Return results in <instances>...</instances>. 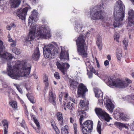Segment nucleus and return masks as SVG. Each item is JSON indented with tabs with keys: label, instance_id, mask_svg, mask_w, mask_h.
I'll use <instances>...</instances> for the list:
<instances>
[{
	"label": "nucleus",
	"instance_id": "obj_1",
	"mask_svg": "<svg viewBox=\"0 0 134 134\" xmlns=\"http://www.w3.org/2000/svg\"><path fill=\"white\" fill-rule=\"evenodd\" d=\"M32 13L31 15L29 17L28 21L29 25H30L31 29L28 37H26L25 40L27 41L33 40L35 37V34L36 30L37 38L43 39L50 38L52 35L48 27L44 25L32 24L37 20L38 14L35 10H34Z\"/></svg>",
	"mask_w": 134,
	"mask_h": 134
},
{
	"label": "nucleus",
	"instance_id": "obj_2",
	"mask_svg": "<svg viewBox=\"0 0 134 134\" xmlns=\"http://www.w3.org/2000/svg\"><path fill=\"white\" fill-rule=\"evenodd\" d=\"M31 66L26 60H17L14 66L8 62L7 69L8 75L13 79L19 80L20 77H27L30 73Z\"/></svg>",
	"mask_w": 134,
	"mask_h": 134
},
{
	"label": "nucleus",
	"instance_id": "obj_3",
	"mask_svg": "<svg viewBox=\"0 0 134 134\" xmlns=\"http://www.w3.org/2000/svg\"><path fill=\"white\" fill-rule=\"evenodd\" d=\"M116 4L114 13L115 21L113 25L115 27H119L121 26L122 24L120 21L123 20L125 13V7L121 1L118 0L116 2Z\"/></svg>",
	"mask_w": 134,
	"mask_h": 134
},
{
	"label": "nucleus",
	"instance_id": "obj_4",
	"mask_svg": "<svg viewBox=\"0 0 134 134\" xmlns=\"http://www.w3.org/2000/svg\"><path fill=\"white\" fill-rule=\"evenodd\" d=\"M107 6L106 3L103 1L100 5L94 7L92 10H91L90 15L92 19L94 20H102L104 21L105 19V13L102 10L105 8Z\"/></svg>",
	"mask_w": 134,
	"mask_h": 134
},
{
	"label": "nucleus",
	"instance_id": "obj_5",
	"mask_svg": "<svg viewBox=\"0 0 134 134\" xmlns=\"http://www.w3.org/2000/svg\"><path fill=\"white\" fill-rule=\"evenodd\" d=\"M85 39L84 35L80 34L76 40L78 52L83 58L86 57L88 54L86 47L85 46Z\"/></svg>",
	"mask_w": 134,
	"mask_h": 134
},
{
	"label": "nucleus",
	"instance_id": "obj_6",
	"mask_svg": "<svg viewBox=\"0 0 134 134\" xmlns=\"http://www.w3.org/2000/svg\"><path fill=\"white\" fill-rule=\"evenodd\" d=\"M108 83L109 86H113L119 88H124L127 87L129 83H131V81L128 78H126V81L122 80H117L113 81L111 78H108Z\"/></svg>",
	"mask_w": 134,
	"mask_h": 134
},
{
	"label": "nucleus",
	"instance_id": "obj_7",
	"mask_svg": "<svg viewBox=\"0 0 134 134\" xmlns=\"http://www.w3.org/2000/svg\"><path fill=\"white\" fill-rule=\"evenodd\" d=\"M43 49L44 57L47 59L51 58L52 56H54L56 51L54 45L51 44L45 46Z\"/></svg>",
	"mask_w": 134,
	"mask_h": 134
},
{
	"label": "nucleus",
	"instance_id": "obj_8",
	"mask_svg": "<svg viewBox=\"0 0 134 134\" xmlns=\"http://www.w3.org/2000/svg\"><path fill=\"white\" fill-rule=\"evenodd\" d=\"M82 134H88L93 129V122L91 120H87L85 121L80 127Z\"/></svg>",
	"mask_w": 134,
	"mask_h": 134
},
{
	"label": "nucleus",
	"instance_id": "obj_9",
	"mask_svg": "<svg viewBox=\"0 0 134 134\" xmlns=\"http://www.w3.org/2000/svg\"><path fill=\"white\" fill-rule=\"evenodd\" d=\"M95 110L96 113L100 119H103L107 122H109L110 120L111 119L109 115L101 109L96 108Z\"/></svg>",
	"mask_w": 134,
	"mask_h": 134
},
{
	"label": "nucleus",
	"instance_id": "obj_10",
	"mask_svg": "<svg viewBox=\"0 0 134 134\" xmlns=\"http://www.w3.org/2000/svg\"><path fill=\"white\" fill-rule=\"evenodd\" d=\"M3 47V42L0 40V57L7 60L12 59L13 57L12 54L4 51Z\"/></svg>",
	"mask_w": 134,
	"mask_h": 134
},
{
	"label": "nucleus",
	"instance_id": "obj_11",
	"mask_svg": "<svg viewBox=\"0 0 134 134\" xmlns=\"http://www.w3.org/2000/svg\"><path fill=\"white\" fill-rule=\"evenodd\" d=\"M91 63H90L89 61L85 63L87 70L88 71L87 74L88 75L89 78H91L92 77V72L94 73L95 75H97L98 76H99L98 73L95 70L91 64V63L93 64V63L92 62H91Z\"/></svg>",
	"mask_w": 134,
	"mask_h": 134
},
{
	"label": "nucleus",
	"instance_id": "obj_12",
	"mask_svg": "<svg viewBox=\"0 0 134 134\" xmlns=\"http://www.w3.org/2000/svg\"><path fill=\"white\" fill-rule=\"evenodd\" d=\"M56 65L57 68L62 72L63 74L67 76L66 74V70L70 67L68 63H63L57 62Z\"/></svg>",
	"mask_w": 134,
	"mask_h": 134
},
{
	"label": "nucleus",
	"instance_id": "obj_13",
	"mask_svg": "<svg viewBox=\"0 0 134 134\" xmlns=\"http://www.w3.org/2000/svg\"><path fill=\"white\" fill-rule=\"evenodd\" d=\"M114 116L116 120H122L124 121H127L129 118L128 116L124 115L118 109H116L114 113Z\"/></svg>",
	"mask_w": 134,
	"mask_h": 134
},
{
	"label": "nucleus",
	"instance_id": "obj_14",
	"mask_svg": "<svg viewBox=\"0 0 134 134\" xmlns=\"http://www.w3.org/2000/svg\"><path fill=\"white\" fill-rule=\"evenodd\" d=\"M104 101L105 106L107 110L110 113H112L114 108V105L112 103L111 100L108 98H105Z\"/></svg>",
	"mask_w": 134,
	"mask_h": 134
},
{
	"label": "nucleus",
	"instance_id": "obj_15",
	"mask_svg": "<svg viewBox=\"0 0 134 134\" xmlns=\"http://www.w3.org/2000/svg\"><path fill=\"white\" fill-rule=\"evenodd\" d=\"M28 9V7H26L23 9H20L18 10L16 12L17 16L22 20L25 19Z\"/></svg>",
	"mask_w": 134,
	"mask_h": 134
},
{
	"label": "nucleus",
	"instance_id": "obj_16",
	"mask_svg": "<svg viewBox=\"0 0 134 134\" xmlns=\"http://www.w3.org/2000/svg\"><path fill=\"white\" fill-rule=\"evenodd\" d=\"M128 12V23L130 26H131L134 23V11L132 9H129Z\"/></svg>",
	"mask_w": 134,
	"mask_h": 134
},
{
	"label": "nucleus",
	"instance_id": "obj_17",
	"mask_svg": "<svg viewBox=\"0 0 134 134\" xmlns=\"http://www.w3.org/2000/svg\"><path fill=\"white\" fill-rule=\"evenodd\" d=\"M88 91L86 86L82 83H80L78 87L77 93L80 95L83 96L85 93Z\"/></svg>",
	"mask_w": 134,
	"mask_h": 134
},
{
	"label": "nucleus",
	"instance_id": "obj_18",
	"mask_svg": "<svg viewBox=\"0 0 134 134\" xmlns=\"http://www.w3.org/2000/svg\"><path fill=\"white\" fill-rule=\"evenodd\" d=\"M68 51L64 50L61 48V52L60 56V58L61 60L63 59H69V54Z\"/></svg>",
	"mask_w": 134,
	"mask_h": 134
},
{
	"label": "nucleus",
	"instance_id": "obj_19",
	"mask_svg": "<svg viewBox=\"0 0 134 134\" xmlns=\"http://www.w3.org/2000/svg\"><path fill=\"white\" fill-rule=\"evenodd\" d=\"M49 102L52 103L53 105H55V100L56 99V96L51 91H50L49 92Z\"/></svg>",
	"mask_w": 134,
	"mask_h": 134
},
{
	"label": "nucleus",
	"instance_id": "obj_20",
	"mask_svg": "<svg viewBox=\"0 0 134 134\" xmlns=\"http://www.w3.org/2000/svg\"><path fill=\"white\" fill-rule=\"evenodd\" d=\"M40 54L39 49L38 47L36 48L33 53L32 57L33 59L35 60H38L40 57Z\"/></svg>",
	"mask_w": 134,
	"mask_h": 134
},
{
	"label": "nucleus",
	"instance_id": "obj_21",
	"mask_svg": "<svg viewBox=\"0 0 134 134\" xmlns=\"http://www.w3.org/2000/svg\"><path fill=\"white\" fill-rule=\"evenodd\" d=\"M83 27V25L80 21H78L76 22L75 29L76 32H79L81 31Z\"/></svg>",
	"mask_w": 134,
	"mask_h": 134
},
{
	"label": "nucleus",
	"instance_id": "obj_22",
	"mask_svg": "<svg viewBox=\"0 0 134 134\" xmlns=\"http://www.w3.org/2000/svg\"><path fill=\"white\" fill-rule=\"evenodd\" d=\"M31 116L32 118L34 120V122L35 124L37 127V129H36V128L34 126L32 125V126L33 127V128L35 130L36 132H39V130L40 127V125L39 122H38L36 117L35 115H31Z\"/></svg>",
	"mask_w": 134,
	"mask_h": 134
},
{
	"label": "nucleus",
	"instance_id": "obj_23",
	"mask_svg": "<svg viewBox=\"0 0 134 134\" xmlns=\"http://www.w3.org/2000/svg\"><path fill=\"white\" fill-rule=\"evenodd\" d=\"M86 113L84 110H80L78 111L77 115L78 116L80 115V118L79 119L80 127L82 125V121L84 119V118H85L86 114Z\"/></svg>",
	"mask_w": 134,
	"mask_h": 134
},
{
	"label": "nucleus",
	"instance_id": "obj_24",
	"mask_svg": "<svg viewBox=\"0 0 134 134\" xmlns=\"http://www.w3.org/2000/svg\"><path fill=\"white\" fill-rule=\"evenodd\" d=\"M2 123L4 127L3 133L7 134L8 129V122L6 120H4L2 121Z\"/></svg>",
	"mask_w": 134,
	"mask_h": 134
},
{
	"label": "nucleus",
	"instance_id": "obj_25",
	"mask_svg": "<svg viewBox=\"0 0 134 134\" xmlns=\"http://www.w3.org/2000/svg\"><path fill=\"white\" fill-rule=\"evenodd\" d=\"M11 7L15 8L18 7L20 3V0H10Z\"/></svg>",
	"mask_w": 134,
	"mask_h": 134
},
{
	"label": "nucleus",
	"instance_id": "obj_26",
	"mask_svg": "<svg viewBox=\"0 0 134 134\" xmlns=\"http://www.w3.org/2000/svg\"><path fill=\"white\" fill-rule=\"evenodd\" d=\"M67 103L66 106L64 107V109L65 110L69 111L71 113L73 109L72 105L73 103H71L70 101H68L67 102Z\"/></svg>",
	"mask_w": 134,
	"mask_h": 134
},
{
	"label": "nucleus",
	"instance_id": "obj_27",
	"mask_svg": "<svg viewBox=\"0 0 134 134\" xmlns=\"http://www.w3.org/2000/svg\"><path fill=\"white\" fill-rule=\"evenodd\" d=\"M95 96L97 97L102 98L103 97V94L101 90L98 88H95L94 89Z\"/></svg>",
	"mask_w": 134,
	"mask_h": 134
},
{
	"label": "nucleus",
	"instance_id": "obj_28",
	"mask_svg": "<svg viewBox=\"0 0 134 134\" xmlns=\"http://www.w3.org/2000/svg\"><path fill=\"white\" fill-rule=\"evenodd\" d=\"M56 115L58 120L60 122V125L61 126H63L64 120L62 113L60 112H58L57 113Z\"/></svg>",
	"mask_w": 134,
	"mask_h": 134
},
{
	"label": "nucleus",
	"instance_id": "obj_29",
	"mask_svg": "<svg viewBox=\"0 0 134 134\" xmlns=\"http://www.w3.org/2000/svg\"><path fill=\"white\" fill-rule=\"evenodd\" d=\"M70 87L71 88H75L76 87L78 84V82L72 79H70L69 81Z\"/></svg>",
	"mask_w": 134,
	"mask_h": 134
},
{
	"label": "nucleus",
	"instance_id": "obj_30",
	"mask_svg": "<svg viewBox=\"0 0 134 134\" xmlns=\"http://www.w3.org/2000/svg\"><path fill=\"white\" fill-rule=\"evenodd\" d=\"M96 42L98 46L99 50H101L102 49V44L101 37L99 36H98L97 38Z\"/></svg>",
	"mask_w": 134,
	"mask_h": 134
},
{
	"label": "nucleus",
	"instance_id": "obj_31",
	"mask_svg": "<svg viewBox=\"0 0 134 134\" xmlns=\"http://www.w3.org/2000/svg\"><path fill=\"white\" fill-rule=\"evenodd\" d=\"M64 99L65 100H67V102L71 101L75 103V100L73 98L69 97L68 99L67 97L68 96V93H64Z\"/></svg>",
	"mask_w": 134,
	"mask_h": 134
},
{
	"label": "nucleus",
	"instance_id": "obj_32",
	"mask_svg": "<svg viewBox=\"0 0 134 134\" xmlns=\"http://www.w3.org/2000/svg\"><path fill=\"white\" fill-rule=\"evenodd\" d=\"M80 106L82 108H84L85 109L88 107V103L85 101L81 100L80 103Z\"/></svg>",
	"mask_w": 134,
	"mask_h": 134
},
{
	"label": "nucleus",
	"instance_id": "obj_33",
	"mask_svg": "<svg viewBox=\"0 0 134 134\" xmlns=\"http://www.w3.org/2000/svg\"><path fill=\"white\" fill-rule=\"evenodd\" d=\"M68 127L67 125H65V126L62 127L61 130L62 134H68L69 133L68 130Z\"/></svg>",
	"mask_w": 134,
	"mask_h": 134
},
{
	"label": "nucleus",
	"instance_id": "obj_34",
	"mask_svg": "<svg viewBox=\"0 0 134 134\" xmlns=\"http://www.w3.org/2000/svg\"><path fill=\"white\" fill-rule=\"evenodd\" d=\"M9 103L14 109L16 110L17 108L18 107L16 101L14 100H11L9 102Z\"/></svg>",
	"mask_w": 134,
	"mask_h": 134
},
{
	"label": "nucleus",
	"instance_id": "obj_35",
	"mask_svg": "<svg viewBox=\"0 0 134 134\" xmlns=\"http://www.w3.org/2000/svg\"><path fill=\"white\" fill-rule=\"evenodd\" d=\"M121 50L120 49H118L116 51V55L117 58L119 60L122 57Z\"/></svg>",
	"mask_w": 134,
	"mask_h": 134
},
{
	"label": "nucleus",
	"instance_id": "obj_36",
	"mask_svg": "<svg viewBox=\"0 0 134 134\" xmlns=\"http://www.w3.org/2000/svg\"><path fill=\"white\" fill-rule=\"evenodd\" d=\"M43 80L44 83L45 85V86L44 87L45 89L47 90V89L48 87L49 86L48 78L47 76H45L43 79Z\"/></svg>",
	"mask_w": 134,
	"mask_h": 134
},
{
	"label": "nucleus",
	"instance_id": "obj_37",
	"mask_svg": "<svg viewBox=\"0 0 134 134\" xmlns=\"http://www.w3.org/2000/svg\"><path fill=\"white\" fill-rule=\"evenodd\" d=\"M115 124L116 125L119 126L120 127H123L126 129H128L129 126L128 124H122L119 122H115Z\"/></svg>",
	"mask_w": 134,
	"mask_h": 134
},
{
	"label": "nucleus",
	"instance_id": "obj_38",
	"mask_svg": "<svg viewBox=\"0 0 134 134\" xmlns=\"http://www.w3.org/2000/svg\"><path fill=\"white\" fill-rule=\"evenodd\" d=\"M97 130L99 134H101V123L99 121H98Z\"/></svg>",
	"mask_w": 134,
	"mask_h": 134
},
{
	"label": "nucleus",
	"instance_id": "obj_39",
	"mask_svg": "<svg viewBox=\"0 0 134 134\" xmlns=\"http://www.w3.org/2000/svg\"><path fill=\"white\" fill-rule=\"evenodd\" d=\"M12 52L17 55L20 54L21 53V51L19 49L16 48H14L12 49Z\"/></svg>",
	"mask_w": 134,
	"mask_h": 134
},
{
	"label": "nucleus",
	"instance_id": "obj_40",
	"mask_svg": "<svg viewBox=\"0 0 134 134\" xmlns=\"http://www.w3.org/2000/svg\"><path fill=\"white\" fill-rule=\"evenodd\" d=\"M126 98L129 101L132 99L134 100V94H132L131 96H128L126 97Z\"/></svg>",
	"mask_w": 134,
	"mask_h": 134
},
{
	"label": "nucleus",
	"instance_id": "obj_41",
	"mask_svg": "<svg viewBox=\"0 0 134 134\" xmlns=\"http://www.w3.org/2000/svg\"><path fill=\"white\" fill-rule=\"evenodd\" d=\"M27 96L29 99L32 103L34 104L35 103V101L32 97L30 96L29 94H27Z\"/></svg>",
	"mask_w": 134,
	"mask_h": 134
},
{
	"label": "nucleus",
	"instance_id": "obj_42",
	"mask_svg": "<svg viewBox=\"0 0 134 134\" xmlns=\"http://www.w3.org/2000/svg\"><path fill=\"white\" fill-rule=\"evenodd\" d=\"M114 39L115 41H116L117 42H119V35L115 34L114 35Z\"/></svg>",
	"mask_w": 134,
	"mask_h": 134
},
{
	"label": "nucleus",
	"instance_id": "obj_43",
	"mask_svg": "<svg viewBox=\"0 0 134 134\" xmlns=\"http://www.w3.org/2000/svg\"><path fill=\"white\" fill-rule=\"evenodd\" d=\"M54 77L57 79H60V78L59 73L57 72H56L54 74Z\"/></svg>",
	"mask_w": 134,
	"mask_h": 134
},
{
	"label": "nucleus",
	"instance_id": "obj_44",
	"mask_svg": "<svg viewBox=\"0 0 134 134\" xmlns=\"http://www.w3.org/2000/svg\"><path fill=\"white\" fill-rule=\"evenodd\" d=\"M98 102V103L100 105H102L103 104V97L102 98L99 97Z\"/></svg>",
	"mask_w": 134,
	"mask_h": 134
},
{
	"label": "nucleus",
	"instance_id": "obj_45",
	"mask_svg": "<svg viewBox=\"0 0 134 134\" xmlns=\"http://www.w3.org/2000/svg\"><path fill=\"white\" fill-rule=\"evenodd\" d=\"M123 44L125 46L127 47L128 45V40L127 39H124L123 41Z\"/></svg>",
	"mask_w": 134,
	"mask_h": 134
},
{
	"label": "nucleus",
	"instance_id": "obj_46",
	"mask_svg": "<svg viewBox=\"0 0 134 134\" xmlns=\"http://www.w3.org/2000/svg\"><path fill=\"white\" fill-rule=\"evenodd\" d=\"M12 43L11 44V46L12 47H15L16 46V40H13L12 41Z\"/></svg>",
	"mask_w": 134,
	"mask_h": 134
},
{
	"label": "nucleus",
	"instance_id": "obj_47",
	"mask_svg": "<svg viewBox=\"0 0 134 134\" xmlns=\"http://www.w3.org/2000/svg\"><path fill=\"white\" fill-rule=\"evenodd\" d=\"M51 123L52 127L54 129L55 128V127H57L55 122L54 121H52L51 122Z\"/></svg>",
	"mask_w": 134,
	"mask_h": 134
},
{
	"label": "nucleus",
	"instance_id": "obj_48",
	"mask_svg": "<svg viewBox=\"0 0 134 134\" xmlns=\"http://www.w3.org/2000/svg\"><path fill=\"white\" fill-rule=\"evenodd\" d=\"M8 41L9 42H12V41L13 40H12L11 38V36L9 34L8 36Z\"/></svg>",
	"mask_w": 134,
	"mask_h": 134
},
{
	"label": "nucleus",
	"instance_id": "obj_49",
	"mask_svg": "<svg viewBox=\"0 0 134 134\" xmlns=\"http://www.w3.org/2000/svg\"><path fill=\"white\" fill-rule=\"evenodd\" d=\"M55 130L56 133L57 134H59L60 132L59 131L57 128V127H55V128L54 129Z\"/></svg>",
	"mask_w": 134,
	"mask_h": 134
},
{
	"label": "nucleus",
	"instance_id": "obj_50",
	"mask_svg": "<svg viewBox=\"0 0 134 134\" xmlns=\"http://www.w3.org/2000/svg\"><path fill=\"white\" fill-rule=\"evenodd\" d=\"M104 64L105 66H107L109 64V61L107 60L105 61L104 62Z\"/></svg>",
	"mask_w": 134,
	"mask_h": 134
},
{
	"label": "nucleus",
	"instance_id": "obj_51",
	"mask_svg": "<svg viewBox=\"0 0 134 134\" xmlns=\"http://www.w3.org/2000/svg\"><path fill=\"white\" fill-rule=\"evenodd\" d=\"M18 91L21 93H23V91L22 89L20 88V86L18 87L17 88Z\"/></svg>",
	"mask_w": 134,
	"mask_h": 134
},
{
	"label": "nucleus",
	"instance_id": "obj_52",
	"mask_svg": "<svg viewBox=\"0 0 134 134\" xmlns=\"http://www.w3.org/2000/svg\"><path fill=\"white\" fill-rule=\"evenodd\" d=\"M10 25L11 27L12 28H14L16 26L13 23H11L10 24Z\"/></svg>",
	"mask_w": 134,
	"mask_h": 134
},
{
	"label": "nucleus",
	"instance_id": "obj_53",
	"mask_svg": "<svg viewBox=\"0 0 134 134\" xmlns=\"http://www.w3.org/2000/svg\"><path fill=\"white\" fill-rule=\"evenodd\" d=\"M10 91L12 92V94L13 95H16V94L15 92L12 89L10 90Z\"/></svg>",
	"mask_w": 134,
	"mask_h": 134
},
{
	"label": "nucleus",
	"instance_id": "obj_54",
	"mask_svg": "<svg viewBox=\"0 0 134 134\" xmlns=\"http://www.w3.org/2000/svg\"><path fill=\"white\" fill-rule=\"evenodd\" d=\"M76 124H74V131H77V128H76Z\"/></svg>",
	"mask_w": 134,
	"mask_h": 134
},
{
	"label": "nucleus",
	"instance_id": "obj_55",
	"mask_svg": "<svg viewBox=\"0 0 134 134\" xmlns=\"http://www.w3.org/2000/svg\"><path fill=\"white\" fill-rule=\"evenodd\" d=\"M6 28L7 29V30H10L11 29V27L10 25H7L6 26Z\"/></svg>",
	"mask_w": 134,
	"mask_h": 134
},
{
	"label": "nucleus",
	"instance_id": "obj_56",
	"mask_svg": "<svg viewBox=\"0 0 134 134\" xmlns=\"http://www.w3.org/2000/svg\"><path fill=\"white\" fill-rule=\"evenodd\" d=\"M70 122L71 123H73L74 121V120L72 118H70Z\"/></svg>",
	"mask_w": 134,
	"mask_h": 134
},
{
	"label": "nucleus",
	"instance_id": "obj_57",
	"mask_svg": "<svg viewBox=\"0 0 134 134\" xmlns=\"http://www.w3.org/2000/svg\"><path fill=\"white\" fill-rule=\"evenodd\" d=\"M14 86H15L16 87V88H17L18 87H19L20 86L19 85H18L15 83H14Z\"/></svg>",
	"mask_w": 134,
	"mask_h": 134
},
{
	"label": "nucleus",
	"instance_id": "obj_58",
	"mask_svg": "<svg viewBox=\"0 0 134 134\" xmlns=\"http://www.w3.org/2000/svg\"><path fill=\"white\" fill-rule=\"evenodd\" d=\"M107 59L109 60H110L111 59L110 56V55H108L107 56Z\"/></svg>",
	"mask_w": 134,
	"mask_h": 134
},
{
	"label": "nucleus",
	"instance_id": "obj_59",
	"mask_svg": "<svg viewBox=\"0 0 134 134\" xmlns=\"http://www.w3.org/2000/svg\"><path fill=\"white\" fill-rule=\"evenodd\" d=\"M96 63L97 66L98 67V68H99L100 67V65L99 62L98 63Z\"/></svg>",
	"mask_w": 134,
	"mask_h": 134
},
{
	"label": "nucleus",
	"instance_id": "obj_60",
	"mask_svg": "<svg viewBox=\"0 0 134 134\" xmlns=\"http://www.w3.org/2000/svg\"><path fill=\"white\" fill-rule=\"evenodd\" d=\"M62 97H61L59 98V100L60 102H62Z\"/></svg>",
	"mask_w": 134,
	"mask_h": 134
},
{
	"label": "nucleus",
	"instance_id": "obj_61",
	"mask_svg": "<svg viewBox=\"0 0 134 134\" xmlns=\"http://www.w3.org/2000/svg\"><path fill=\"white\" fill-rule=\"evenodd\" d=\"M62 93H61L60 95H59V98L61 97H62Z\"/></svg>",
	"mask_w": 134,
	"mask_h": 134
},
{
	"label": "nucleus",
	"instance_id": "obj_62",
	"mask_svg": "<svg viewBox=\"0 0 134 134\" xmlns=\"http://www.w3.org/2000/svg\"><path fill=\"white\" fill-rule=\"evenodd\" d=\"M13 134H20V133L18 132H14Z\"/></svg>",
	"mask_w": 134,
	"mask_h": 134
},
{
	"label": "nucleus",
	"instance_id": "obj_63",
	"mask_svg": "<svg viewBox=\"0 0 134 134\" xmlns=\"http://www.w3.org/2000/svg\"><path fill=\"white\" fill-rule=\"evenodd\" d=\"M110 24H109V23H108V24H107H107H106V26H110Z\"/></svg>",
	"mask_w": 134,
	"mask_h": 134
},
{
	"label": "nucleus",
	"instance_id": "obj_64",
	"mask_svg": "<svg viewBox=\"0 0 134 134\" xmlns=\"http://www.w3.org/2000/svg\"><path fill=\"white\" fill-rule=\"evenodd\" d=\"M132 76L133 77H134V72H133L132 73Z\"/></svg>",
	"mask_w": 134,
	"mask_h": 134
}]
</instances>
